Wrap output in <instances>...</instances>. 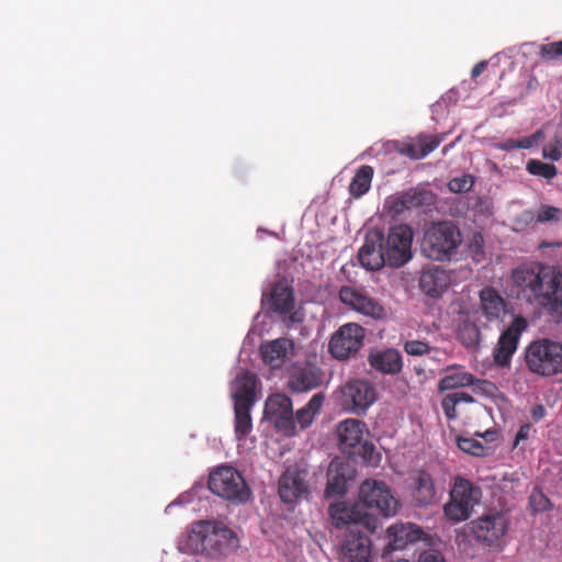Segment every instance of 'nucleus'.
<instances>
[{
    "label": "nucleus",
    "mask_w": 562,
    "mask_h": 562,
    "mask_svg": "<svg viewBox=\"0 0 562 562\" xmlns=\"http://www.w3.org/2000/svg\"><path fill=\"white\" fill-rule=\"evenodd\" d=\"M561 270L540 262L522 263L512 272L513 292L517 299L537 304Z\"/></svg>",
    "instance_id": "nucleus-1"
},
{
    "label": "nucleus",
    "mask_w": 562,
    "mask_h": 562,
    "mask_svg": "<svg viewBox=\"0 0 562 562\" xmlns=\"http://www.w3.org/2000/svg\"><path fill=\"white\" fill-rule=\"evenodd\" d=\"M189 544L198 553L217 558L235 550L238 547V539L235 532L224 525L198 521L189 533Z\"/></svg>",
    "instance_id": "nucleus-2"
},
{
    "label": "nucleus",
    "mask_w": 562,
    "mask_h": 562,
    "mask_svg": "<svg viewBox=\"0 0 562 562\" xmlns=\"http://www.w3.org/2000/svg\"><path fill=\"white\" fill-rule=\"evenodd\" d=\"M462 244L458 225L450 221L432 223L424 234L422 252L434 261H450Z\"/></svg>",
    "instance_id": "nucleus-3"
},
{
    "label": "nucleus",
    "mask_w": 562,
    "mask_h": 562,
    "mask_svg": "<svg viewBox=\"0 0 562 562\" xmlns=\"http://www.w3.org/2000/svg\"><path fill=\"white\" fill-rule=\"evenodd\" d=\"M526 368L541 378H552L562 373V342L552 338H537L524 350Z\"/></svg>",
    "instance_id": "nucleus-4"
},
{
    "label": "nucleus",
    "mask_w": 562,
    "mask_h": 562,
    "mask_svg": "<svg viewBox=\"0 0 562 562\" xmlns=\"http://www.w3.org/2000/svg\"><path fill=\"white\" fill-rule=\"evenodd\" d=\"M337 394L340 407L357 416L366 415L378 400L373 383L362 378L348 380L339 386Z\"/></svg>",
    "instance_id": "nucleus-5"
},
{
    "label": "nucleus",
    "mask_w": 562,
    "mask_h": 562,
    "mask_svg": "<svg viewBox=\"0 0 562 562\" xmlns=\"http://www.w3.org/2000/svg\"><path fill=\"white\" fill-rule=\"evenodd\" d=\"M366 431H368L366 423L355 418L341 420L336 427L340 450L351 457L359 456L370 463L375 448L372 442L363 439Z\"/></svg>",
    "instance_id": "nucleus-6"
},
{
    "label": "nucleus",
    "mask_w": 562,
    "mask_h": 562,
    "mask_svg": "<svg viewBox=\"0 0 562 562\" xmlns=\"http://www.w3.org/2000/svg\"><path fill=\"white\" fill-rule=\"evenodd\" d=\"M481 488L468 479L456 476L450 491V499L443 506L445 515L453 521H463L470 517L473 507L480 503Z\"/></svg>",
    "instance_id": "nucleus-7"
},
{
    "label": "nucleus",
    "mask_w": 562,
    "mask_h": 562,
    "mask_svg": "<svg viewBox=\"0 0 562 562\" xmlns=\"http://www.w3.org/2000/svg\"><path fill=\"white\" fill-rule=\"evenodd\" d=\"M207 484L213 494L232 502L246 503L250 497V490L243 475L229 465L211 472Z\"/></svg>",
    "instance_id": "nucleus-8"
},
{
    "label": "nucleus",
    "mask_w": 562,
    "mask_h": 562,
    "mask_svg": "<svg viewBox=\"0 0 562 562\" xmlns=\"http://www.w3.org/2000/svg\"><path fill=\"white\" fill-rule=\"evenodd\" d=\"M413 231L406 224L391 226L383 236V254L386 266L400 268L413 258Z\"/></svg>",
    "instance_id": "nucleus-9"
},
{
    "label": "nucleus",
    "mask_w": 562,
    "mask_h": 562,
    "mask_svg": "<svg viewBox=\"0 0 562 562\" xmlns=\"http://www.w3.org/2000/svg\"><path fill=\"white\" fill-rule=\"evenodd\" d=\"M359 502L383 516H393L400 508L398 501L390 487L381 481L366 480L359 490Z\"/></svg>",
    "instance_id": "nucleus-10"
},
{
    "label": "nucleus",
    "mask_w": 562,
    "mask_h": 562,
    "mask_svg": "<svg viewBox=\"0 0 562 562\" xmlns=\"http://www.w3.org/2000/svg\"><path fill=\"white\" fill-rule=\"evenodd\" d=\"M364 329L356 323H348L339 327L329 341V352L338 360H346L355 356L363 345Z\"/></svg>",
    "instance_id": "nucleus-11"
},
{
    "label": "nucleus",
    "mask_w": 562,
    "mask_h": 562,
    "mask_svg": "<svg viewBox=\"0 0 562 562\" xmlns=\"http://www.w3.org/2000/svg\"><path fill=\"white\" fill-rule=\"evenodd\" d=\"M527 328V319L518 315L501 334L493 350V359L496 366L501 368H508L510 366L512 358L518 348L520 336Z\"/></svg>",
    "instance_id": "nucleus-12"
},
{
    "label": "nucleus",
    "mask_w": 562,
    "mask_h": 562,
    "mask_svg": "<svg viewBox=\"0 0 562 562\" xmlns=\"http://www.w3.org/2000/svg\"><path fill=\"white\" fill-rule=\"evenodd\" d=\"M409 496L415 507H427L438 501V485L428 469H416L409 474Z\"/></svg>",
    "instance_id": "nucleus-13"
},
{
    "label": "nucleus",
    "mask_w": 562,
    "mask_h": 562,
    "mask_svg": "<svg viewBox=\"0 0 562 562\" xmlns=\"http://www.w3.org/2000/svg\"><path fill=\"white\" fill-rule=\"evenodd\" d=\"M338 296L344 305L360 314L370 316L373 319H382L385 316L384 307L364 290L342 285Z\"/></svg>",
    "instance_id": "nucleus-14"
},
{
    "label": "nucleus",
    "mask_w": 562,
    "mask_h": 562,
    "mask_svg": "<svg viewBox=\"0 0 562 562\" xmlns=\"http://www.w3.org/2000/svg\"><path fill=\"white\" fill-rule=\"evenodd\" d=\"M508 520L502 513H494L479 517L472 521L474 539L485 546H494L506 533Z\"/></svg>",
    "instance_id": "nucleus-15"
},
{
    "label": "nucleus",
    "mask_w": 562,
    "mask_h": 562,
    "mask_svg": "<svg viewBox=\"0 0 562 562\" xmlns=\"http://www.w3.org/2000/svg\"><path fill=\"white\" fill-rule=\"evenodd\" d=\"M265 412L278 430L288 436L295 434L293 405L288 395L281 393L270 395L266 402Z\"/></svg>",
    "instance_id": "nucleus-16"
},
{
    "label": "nucleus",
    "mask_w": 562,
    "mask_h": 562,
    "mask_svg": "<svg viewBox=\"0 0 562 562\" xmlns=\"http://www.w3.org/2000/svg\"><path fill=\"white\" fill-rule=\"evenodd\" d=\"M305 476L306 472L296 467H290L283 472L278 482V493L282 502L291 504L307 497L310 488Z\"/></svg>",
    "instance_id": "nucleus-17"
},
{
    "label": "nucleus",
    "mask_w": 562,
    "mask_h": 562,
    "mask_svg": "<svg viewBox=\"0 0 562 562\" xmlns=\"http://www.w3.org/2000/svg\"><path fill=\"white\" fill-rule=\"evenodd\" d=\"M383 252V233L376 229L370 231L367 233L364 243L358 251V260L367 270L376 271L386 266Z\"/></svg>",
    "instance_id": "nucleus-18"
},
{
    "label": "nucleus",
    "mask_w": 562,
    "mask_h": 562,
    "mask_svg": "<svg viewBox=\"0 0 562 562\" xmlns=\"http://www.w3.org/2000/svg\"><path fill=\"white\" fill-rule=\"evenodd\" d=\"M341 552L347 562H370L371 540L361 528L353 526L345 536Z\"/></svg>",
    "instance_id": "nucleus-19"
},
{
    "label": "nucleus",
    "mask_w": 562,
    "mask_h": 562,
    "mask_svg": "<svg viewBox=\"0 0 562 562\" xmlns=\"http://www.w3.org/2000/svg\"><path fill=\"white\" fill-rule=\"evenodd\" d=\"M435 203V194L425 189H409L386 201L387 210L393 215H401L405 211L430 206Z\"/></svg>",
    "instance_id": "nucleus-20"
},
{
    "label": "nucleus",
    "mask_w": 562,
    "mask_h": 562,
    "mask_svg": "<svg viewBox=\"0 0 562 562\" xmlns=\"http://www.w3.org/2000/svg\"><path fill=\"white\" fill-rule=\"evenodd\" d=\"M424 531L420 527L411 522H396L386 529L387 543L385 546L383 555L389 554L395 550H402L407 544L420 540Z\"/></svg>",
    "instance_id": "nucleus-21"
},
{
    "label": "nucleus",
    "mask_w": 562,
    "mask_h": 562,
    "mask_svg": "<svg viewBox=\"0 0 562 562\" xmlns=\"http://www.w3.org/2000/svg\"><path fill=\"white\" fill-rule=\"evenodd\" d=\"M445 371V376L438 382V390L441 392L471 385H477L481 389H484L483 386L493 387L491 382L475 378L461 366L452 364L447 367Z\"/></svg>",
    "instance_id": "nucleus-22"
},
{
    "label": "nucleus",
    "mask_w": 562,
    "mask_h": 562,
    "mask_svg": "<svg viewBox=\"0 0 562 562\" xmlns=\"http://www.w3.org/2000/svg\"><path fill=\"white\" fill-rule=\"evenodd\" d=\"M329 516L335 527L341 528L348 526V530L353 526L360 528V525L369 526L367 515L359 509V504L348 505L345 502L336 503L329 506Z\"/></svg>",
    "instance_id": "nucleus-23"
},
{
    "label": "nucleus",
    "mask_w": 562,
    "mask_h": 562,
    "mask_svg": "<svg viewBox=\"0 0 562 562\" xmlns=\"http://www.w3.org/2000/svg\"><path fill=\"white\" fill-rule=\"evenodd\" d=\"M294 342L289 338H278L265 342L260 347V355L266 364L272 369H279L293 355Z\"/></svg>",
    "instance_id": "nucleus-24"
},
{
    "label": "nucleus",
    "mask_w": 562,
    "mask_h": 562,
    "mask_svg": "<svg viewBox=\"0 0 562 562\" xmlns=\"http://www.w3.org/2000/svg\"><path fill=\"white\" fill-rule=\"evenodd\" d=\"M351 479L350 467L342 461L333 460L327 470L326 497L341 496L347 492V482Z\"/></svg>",
    "instance_id": "nucleus-25"
},
{
    "label": "nucleus",
    "mask_w": 562,
    "mask_h": 562,
    "mask_svg": "<svg viewBox=\"0 0 562 562\" xmlns=\"http://www.w3.org/2000/svg\"><path fill=\"white\" fill-rule=\"evenodd\" d=\"M449 284L450 276L440 267L425 269L419 278L420 290L430 297L441 296Z\"/></svg>",
    "instance_id": "nucleus-26"
},
{
    "label": "nucleus",
    "mask_w": 562,
    "mask_h": 562,
    "mask_svg": "<svg viewBox=\"0 0 562 562\" xmlns=\"http://www.w3.org/2000/svg\"><path fill=\"white\" fill-rule=\"evenodd\" d=\"M537 304L541 306L553 323L562 324V272L547 289Z\"/></svg>",
    "instance_id": "nucleus-27"
},
{
    "label": "nucleus",
    "mask_w": 562,
    "mask_h": 562,
    "mask_svg": "<svg viewBox=\"0 0 562 562\" xmlns=\"http://www.w3.org/2000/svg\"><path fill=\"white\" fill-rule=\"evenodd\" d=\"M480 311L487 322H496L506 313V302L493 286H484L480 293Z\"/></svg>",
    "instance_id": "nucleus-28"
},
{
    "label": "nucleus",
    "mask_w": 562,
    "mask_h": 562,
    "mask_svg": "<svg viewBox=\"0 0 562 562\" xmlns=\"http://www.w3.org/2000/svg\"><path fill=\"white\" fill-rule=\"evenodd\" d=\"M368 362L374 370L383 374H396L403 368L401 353L396 349H385L371 352Z\"/></svg>",
    "instance_id": "nucleus-29"
},
{
    "label": "nucleus",
    "mask_w": 562,
    "mask_h": 562,
    "mask_svg": "<svg viewBox=\"0 0 562 562\" xmlns=\"http://www.w3.org/2000/svg\"><path fill=\"white\" fill-rule=\"evenodd\" d=\"M257 378L254 373L246 372L237 375L233 382L234 405L254 406L256 402Z\"/></svg>",
    "instance_id": "nucleus-30"
},
{
    "label": "nucleus",
    "mask_w": 562,
    "mask_h": 562,
    "mask_svg": "<svg viewBox=\"0 0 562 562\" xmlns=\"http://www.w3.org/2000/svg\"><path fill=\"white\" fill-rule=\"evenodd\" d=\"M440 142L436 135H419L416 139L402 144L397 151L412 159H422L434 151Z\"/></svg>",
    "instance_id": "nucleus-31"
},
{
    "label": "nucleus",
    "mask_w": 562,
    "mask_h": 562,
    "mask_svg": "<svg viewBox=\"0 0 562 562\" xmlns=\"http://www.w3.org/2000/svg\"><path fill=\"white\" fill-rule=\"evenodd\" d=\"M322 384V376L317 369L303 368L293 372L289 378V387L294 392H307Z\"/></svg>",
    "instance_id": "nucleus-32"
},
{
    "label": "nucleus",
    "mask_w": 562,
    "mask_h": 562,
    "mask_svg": "<svg viewBox=\"0 0 562 562\" xmlns=\"http://www.w3.org/2000/svg\"><path fill=\"white\" fill-rule=\"evenodd\" d=\"M271 307L281 315L289 314L294 308V296L291 288L277 284L271 292Z\"/></svg>",
    "instance_id": "nucleus-33"
},
{
    "label": "nucleus",
    "mask_w": 562,
    "mask_h": 562,
    "mask_svg": "<svg viewBox=\"0 0 562 562\" xmlns=\"http://www.w3.org/2000/svg\"><path fill=\"white\" fill-rule=\"evenodd\" d=\"M325 401L323 393L314 394L305 406L300 408L294 416V424L297 423L302 429L313 423L315 415L321 411Z\"/></svg>",
    "instance_id": "nucleus-34"
},
{
    "label": "nucleus",
    "mask_w": 562,
    "mask_h": 562,
    "mask_svg": "<svg viewBox=\"0 0 562 562\" xmlns=\"http://www.w3.org/2000/svg\"><path fill=\"white\" fill-rule=\"evenodd\" d=\"M373 168L369 165L361 166L349 184V193L351 196L359 199L364 195L371 188L373 178Z\"/></svg>",
    "instance_id": "nucleus-35"
},
{
    "label": "nucleus",
    "mask_w": 562,
    "mask_h": 562,
    "mask_svg": "<svg viewBox=\"0 0 562 562\" xmlns=\"http://www.w3.org/2000/svg\"><path fill=\"white\" fill-rule=\"evenodd\" d=\"M252 406H235V436L237 440H243L252 430V419L250 416V409Z\"/></svg>",
    "instance_id": "nucleus-36"
},
{
    "label": "nucleus",
    "mask_w": 562,
    "mask_h": 562,
    "mask_svg": "<svg viewBox=\"0 0 562 562\" xmlns=\"http://www.w3.org/2000/svg\"><path fill=\"white\" fill-rule=\"evenodd\" d=\"M475 400L473 396L465 392H453L449 393L446 396H443L441 401V408L443 411L445 416L447 419L452 420L457 418V406L459 404L465 403H474Z\"/></svg>",
    "instance_id": "nucleus-37"
},
{
    "label": "nucleus",
    "mask_w": 562,
    "mask_h": 562,
    "mask_svg": "<svg viewBox=\"0 0 562 562\" xmlns=\"http://www.w3.org/2000/svg\"><path fill=\"white\" fill-rule=\"evenodd\" d=\"M460 341L465 347H477L481 340V333L474 323L463 322L458 329Z\"/></svg>",
    "instance_id": "nucleus-38"
},
{
    "label": "nucleus",
    "mask_w": 562,
    "mask_h": 562,
    "mask_svg": "<svg viewBox=\"0 0 562 562\" xmlns=\"http://www.w3.org/2000/svg\"><path fill=\"white\" fill-rule=\"evenodd\" d=\"M526 169L530 175L544 178L548 181L558 175V169L553 164L542 162L538 159H530Z\"/></svg>",
    "instance_id": "nucleus-39"
},
{
    "label": "nucleus",
    "mask_w": 562,
    "mask_h": 562,
    "mask_svg": "<svg viewBox=\"0 0 562 562\" xmlns=\"http://www.w3.org/2000/svg\"><path fill=\"white\" fill-rule=\"evenodd\" d=\"M457 446L460 450L474 456V457H484L486 456L487 448L482 445L481 441L468 438V437H458Z\"/></svg>",
    "instance_id": "nucleus-40"
},
{
    "label": "nucleus",
    "mask_w": 562,
    "mask_h": 562,
    "mask_svg": "<svg viewBox=\"0 0 562 562\" xmlns=\"http://www.w3.org/2000/svg\"><path fill=\"white\" fill-rule=\"evenodd\" d=\"M529 505L535 513H542L552 508L549 497L538 487L532 490L529 496Z\"/></svg>",
    "instance_id": "nucleus-41"
},
{
    "label": "nucleus",
    "mask_w": 562,
    "mask_h": 562,
    "mask_svg": "<svg viewBox=\"0 0 562 562\" xmlns=\"http://www.w3.org/2000/svg\"><path fill=\"white\" fill-rule=\"evenodd\" d=\"M475 183V178L469 173L461 177H454L448 182L449 191L453 193L469 192Z\"/></svg>",
    "instance_id": "nucleus-42"
},
{
    "label": "nucleus",
    "mask_w": 562,
    "mask_h": 562,
    "mask_svg": "<svg viewBox=\"0 0 562 562\" xmlns=\"http://www.w3.org/2000/svg\"><path fill=\"white\" fill-rule=\"evenodd\" d=\"M468 255L475 262L484 259V237L481 233H474L468 244Z\"/></svg>",
    "instance_id": "nucleus-43"
},
{
    "label": "nucleus",
    "mask_w": 562,
    "mask_h": 562,
    "mask_svg": "<svg viewBox=\"0 0 562 562\" xmlns=\"http://www.w3.org/2000/svg\"><path fill=\"white\" fill-rule=\"evenodd\" d=\"M404 351L408 356L422 357L435 350V347H431L428 342L417 339L407 340L403 345Z\"/></svg>",
    "instance_id": "nucleus-44"
},
{
    "label": "nucleus",
    "mask_w": 562,
    "mask_h": 562,
    "mask_svg": "<svg viewBox=\"0 0 562 562\" xmlns=\"http://www.w3.org/2000/svg\"><path fill=\"white\" fill-rule=\"evenodd\" d=\"M539 56L546 61L555 60L562 56V40L549 44H542L539 49Z\"/></svg>",
    "instance_id": "nucleus-45"
},
{
    "label": "nucleus",
    "mask_w": 562,
    "mask_h": 562,
    "mask_svg": "<svg viewBox=\"0 0 562 562\" xmlns=\"http://www.w3.org/2000/svg\"><path fill=\"white\" fill-rule=\"evenodd\" d=\"M542 156L546 159L558 161L562 157V140L555 136L553 140L546 144L542 148Z\"/></svg>",
    "instance_id": "nucleus-46"
},
{
    "label": "nucleus",
    "mask_w": 562,
    "mask_h": 562,
    "mask_svg": "<svg viewBox=\"0 0 562 562\" xmlns=\"http://www.w3.org/2000/svg\"><path fill=\"white\" fill-rule=\"evenodd\" d=\"M562 211L559 207L542 204L537 210L536 221L538 223H546L550 221H559Z\"/></svg>",
    "instance_id": "nucleus-47"
},
{
    "label": "nucleus",
    "mask_w": 562,
    "mask_h": 562,
    "mask_svg": "<svg viewBox=\"0 0 562 562\" xmlns=\"http://www.w3.org/2000/svg\"><path fill=\"white\" fill-rule=\"evenodd\" d=\"M546 138L543 130L536 131L532 135L525 136L518 139V146L522 149H530L537 145H539L541 142H543Z\"/></svg>",
    "instance_id": "nucleus-48"
},
{
    "label": "nucleus",
    "mask_w": 562,
    "mask_h": 562,
    "mask_svg": "<svg viewBox=\"0 0 562 562\" xmlns=\"http://www.w3.org/2000/svg\"><path fill=\"white\" fill-rule=\"evenodd\" d=\"M418 562H446V560L438 551L429 550L420 554Z\"/></svg>",
    "instance_id": "nucleus-49"
},
{
    "label": "nucleus",
    "mask_w": 562,
    "mask_h": 562,
    "mask_svg": "<svg viewBox=\"0 0 562 562\" xmlns=\"http://www.w3.org/2000/svg\"><path fill=\"white\" fill-rule=\"evenodd\" d=\"M530 430H531V426L530 424H524L519 427L516 436H515V440H514V446H518V443L522 440H527L528 437H529V434H530Z\"/></svg>",
    "instance_id": "nucleus-50"
},
{
    "label": "nucleus",
    "mask_w": 562,
    "mask_h": 562,
    "mask_svg": "<svg viewBox=\"0 0 562 562\" xmlns=\"http://www.w3.org/2000/svg\"><path fill=\"white\" fill-rule=\"evenodd\" d=\"M546 415V408L542 405H536L531 409V417L535 422H539Z\"/></svg>",
    "instance_id": "nucleus-51"
},
{
    "label": "nucleus",
    "mask_w": 562,
    "mask_h": 562,
    "mask_svg": "<svg viewBox=\"0 0 562 562\" xmlns=\"http://www.w3.org/2000/svg\"><path fill=\"white\" fill-rule=\"evenodd\" d=\"M487 66V63L486 61H480L477 63L471 70V77L472 78H476L479 77L483 71L484 69L486 68Z\"/></svg>",
    "instance_id": "nucleus-52"
},
{
    "label": "nucleus",
    "mask_w": 562,
    "mask_h": 562,
    "mask_svg": "<svg viewBox=\"0 0 562 562\" xmlns=\"http://www.w3.org/2000/svg\"><path fill=\"white\" fill-rule=\"evenodd\" d=\"M502 148L505 150H513L519 148L518 146V139H507L502 145Z\"/></svg>",
    "instance_id": "nucleus-53"
}]
</instances>
